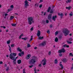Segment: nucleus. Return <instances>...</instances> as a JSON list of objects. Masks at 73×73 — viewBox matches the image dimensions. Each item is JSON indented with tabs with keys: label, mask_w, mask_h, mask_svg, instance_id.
<instances>
[{
	"label": "nucleus",
	"mask_w": 73,
	"mask_h": 73,
	"mask_svg": "<svg viewBox=\"0 0 73 73\" xmlns=\"http://www.w3.org/2000/svg\"><path fill=\"white\" fill-rule=\"evenodd\" d=\"M11 8H13V5H11Z\"/></svg>",
	"instance_id": "nucleus-44"
},
{
	"label": "nucleus",
	"mask_w": 73,
	"mask_h": 73,
	"mask_svg": "<svg viewBox=\"0 0 73 73\" xmlns=\"http://www.w3.org/2000/svg\"><path fill=\"white\" fill-rule=\"evenodd\" d=\"M31 38H32L33 39V36H31Z\"/></svg>",
	"instance_id": "nucleus-63"
},
{
	"label": "nucleus",
	"mask_w": 73,
	"mask_h": 73,
	"mask_svg": "<svg viewBox=\"0 0 73 73\" xmlns=\"http://www.w3.org/2000/svg\"><path fill=\"white\" fill-rule=\"evenodd\" d=\"M69 30L66 28L64 29L63 31V33L65 36H67V35L69 34Z\"/></svg>",
	"instance_id": "nucleus-2"
},
{
	"label": "nucleus",
	"mask_w": 73,
	"mask_h": 73,
	"mask_svg": "<svg viewBox=\"0 0 73 73\" xmlns=\"http://www.w3.org/2000/svg\"><path fill=\"white\" fill-rule=\"evenodd\" d=\"M11 25H12V26H13V27H15V26L16 25V24H15V23L12 24Z\"/></svg>",
	"instance_id": "nucleus-25"
},
{
	"label": "nucleus",
	"mask_w": 73,
	"mask_h": 73,
	"mask_svg": "<svg viewBox=\"0 0 73 73\" xmlns=\"http://www.w3.org/2000/svg\"><path fill=\"white\" fill-rule=\"evenodd\" d=\"M42 61H44V62L43 64V65L44 66L46 65V59L44 58V59H43L42 60Z\"/></svg>",
	"instance_id": "nucleus-9"
},
{
	"label": "nucleus",
	"mask_w": 73,
	"mask_h": 73,
	"mask_svg": "<svg viewBox=\"0 0 73 73\" xmlns=\"http://www.w3.org/2000/svg\"><path fill=\"white\" fill-rule=\"evenodd\" d=\"M48 55H50V54H51V51H49L48 53Z\"/></svg>",
	"instance_id": "nucleus-42"
},
{
	"label": "nucleus",
	"mask_w": 73,
	"mask_h": 73,
	"mask_svg": "<svg viewBox=\"0 0 73 73\" xmlns=\"http://www.w3.org/2000/svg\"><path fill=\"white\" fill-rule=\"evenodd\" d=\"M5 16H7V15H8L7 14H5Z\"/></svg>",
	"instance_id": "nucleus-57"
},
{
	"label": "nucleus",
	"mask_w": 73,
	"mask_h": 73,
	"mask_svg": "<svg viewBox=\"0 0 73 73\" xmlns=\"http://www.w3.org/2000/svg\"><path fill=\"white\" fill-rule=\"evenodd\" d=\"M33 65H32L31 66H29V67L31 68H32V67H33Z\"/></svg>",
	"instance_id": "nucleus-39"
},
{
	"label": "nucleus",
	"mask_w": 73,
	"mask_h": 73,
	"mask_svg": "<svg viewBox=\"0 0 73 73\" xmlns=\"http://www.w3.org/2000/svg\"><path fill=\"white\" fill-rule=\"evenodd\" d=\"M65 52V50L64 48H62L59 50L58 51L59 53H64Z\"/></svg>",
	"instance_id": "nucleus-6"
},
{
	"label": "nucleus",
	"mask_w": 73,
	"mask_h": 73,
	"mask_svg": "<svg viewBox=\"0 0 73 73\" xmlns=\"http://www.w3.org/2000/svg\"><path fill=\"white\" fill-rule=\"evenodd\" d=\"M8 70H9V67H7V68L6 69V71H8Z\"/></svg>",
	"instance_id": "nucleus-37"
},
{
	"label": "nucleus",
	"mask_w": 73,
	"mask_h": 73,
	"mask_svg": "<svg viewBox=\"0 0 73 73\" xmlns=\"http://www.w3.org/2000/svg\"><path fill=\"white\" fill-rule=\"evenodd\" d=\"M27 37L25 38H22V39H23V40H27Z\"/></svg>",
	"instance_id": "nucleus-23"
},
{
	"label": "nucleus",
	"mask_w": 73,
	"mask_h": 73,
	"mask_svg": "<svg viewBox=\"0 0 73 73\" xmlns=\"http://www.w3.org/2000/svg\"><path fill=\"white\" fill-rule=\"evenodd\" d=\"M17 49L18 50V51H19V52H22V50H21V49L20 48H18Z\"/></svg>",
	"instance_id": "nucleus-16"
},
{
	"label": "nucleus",
	"mask_w": 73,
	"mask_h": 73,
	"mask_svg": "<svg viewBox=\"0 0 73 73\" xmlns=\"http://www.w3.org/2000/svg\"><path fill=\"white\" fill-rule=\"evenodd\" d=\"M46 23L47 24L49 23V21H48V20H46Z\"/></svg>",
	"instance_id": "nucleus-45"
},
{
	"label": "nucleus",
	"mask_w": 73,
	"mask_h": 73,
	"mask_svg": "<svg viewBox=\"0 0 73 73\" xmlns=\"http://www.w3.org/2000/svg\"><path fill=\"white\" fill-rule=\"evenodd\" d=\"M37 71V70H36V68H35L34 69V72H35L34 73H36V71Z\"/></svg>",
	"instance_id": "nucleus-35"
},
{
	"label": "nucleus",
	"mask_w": 73,
	"mask_h": 73,
	"mask_svg": "<svg viewBox=\"0 0 73 73\" xmlns=\"http://www.w3.org/2000/svg\"><path fill=\"white\" fill-rule=\"evenodd\" d=\"M23 73H26V72H25V69H23Z\"/></svg>",
	"instance_id": "nucleus-38"
},
{
	"label": "nucleus",
	"mask_w": 73,
	"mask_h": 73,
	"mask_svg": "<svg viewBox=\"0 0 73 73\" xmlns=\"http://www.w3.org/2000/svg\"><path fill=\"white\" fill-rule=\"evenodd\" d=\"M46 15V13L45 12H44V16H45V15Z\"/></svg>",
	"instance_id": "nucleus-59"
},
{
	"label": "nucleus",
	"mask_w": 73,
	"mask_h": 73,
	"mask_svg": "<svg viewBox=\"0 0 73 73\" xmlns=\"http://www.w3.org/2000/svg\"><path fill=\"white\" fill-rule=\"evenodd\" d=\"M59 56H60V57H61L62 56V54H59Z\"/></svg>",
	"instance_id": "nucleus-46"
},
{
	"label": "nucleus",
	"mask_w": 73,
	"mask_h": 73,
	"mask_svg": "<svg viewBox=\"0 0 73 73\" xmlns=\"http://www.w3.org/2000/svg\"><path fill=\"white\" fill-rule=\"evenodd\" d=\"M63 61L64 62H66V59H64L63 60Z\"/></svg>",
	"instance_id": "nucleus-26"
},
{
	"label": "nucleus",
	"mask_w": 73,
	"mask_h": 73,
	"mask_svg": "<svg viewBox=\"0 0 73 73\" xmlns=\"http://www.w3.org/2000/svg\"><path fill=\"white\" fill-rule=\"evenodd\" d=\"M22 36H23V34H21V35L19 36V38L20 39L21 38V37H22Z\"/></svg>",
	"instance_id": "nucleus-31"
},
{
	"label": "nucleus",
	"mask_w": 73,
	"mask_h": 73,
	"mask_svg": "<svg viewBox=\"0 0 73 73\" xmlns=\"http://www.w3.org/2000/svg\"><path fill=\"white\" fill-rule=\"evenodd\" d=\"M11 47H13L15 46V44H12L11 45Z\"/></svg>",
	"instance_id": "nucleus-33"
},
{
	"label": "nucleus",
	"mask_w": 73,
	"mask_h": 73,
	"mask_svg": "<svg viewBox=\"0 0 73 73\" xmlns=\"http://www.w3.org/2000/svg\"><path fill=\"white\" fill-rule=\"evenodd\" d=\"M47 32L48 33H50V31L49 30H48Z\"/></svg>",
	"instance_id": "nucleus-48"
},
{
	"label": "nucleus",
	"mask_w": 73,
	"mask_h": 73,
	"mask_svg": "<svg viewBox=\"0 0 73 73\" xmlns=\"http://www.w3.org/2000/svg\"><path fill=\"white\" fill-rule=\"evenodd\" d=\"M21 60H18L17 61V62H18V64H20L21 63Z\"/></svg>",
	"instance_id": "nucleus-15"
},
{
	"label": "nucleus",
	"mask_w": 73,
	"mask_h": 73,
	"mask_svg": "<svg viewBox=\"0 0 73 73\" xmlns=\"http://www.w3.org/2000/svg\"><path fill=\"white\" fill-rule=\"evenodd\" d=\"M58 39L57 37H56L55 40V42H57L58 41Z\"/></svg>",
	"instance_id": "nucleus-24"
},
{
	"label": "nucleus",
	"mask_w": 73,
	"mask_h": 73,
	"mask_svg": "<svg viewBox=\"0 0 73 73\" xmlns=\"http://www.w3.org/2000/svg\"><path fill=\"white\" fill-rule=\"evenodd\" d=\"M67 43H68V44H72V42H69L68 41H67Z\"/></svg>",
	"instance_id": "nucleus-32"
},
{
	"label": "nucleus",
	"mask_w": 73,
	"mask_h": 73,
	"mask_svg": "<svg viewBox=\"0 0 73 73\" xmlns=\"http://www.w3.org/2000/svg\"><path fill=\"white\" fill-rule=\"evenodd\" d=\"M53 13V11L51 10V11L50 12V13Z\"/></svg>",
	"instance_id": "nucleus-50"
},
{
	"label": "nucleus",
	"mask_w": 73,
	"mask_h": 73,
	"mask_svg": "<svg viewBox=\"0 0 73 73\" xmlns=\"http://www.w3.org/2000/svg\"><path fill=\"white\" fill-rule=\"evenodd\" d=\"M1 28H3L4 29H5V26H1Z\"/></svg>",
	"instance_id": "nucleus-47"
},
{
	"label": "nucleus",
	"mask_w": 73,
	"mask_h": 73,
	"mask_svg": "<svg viewBox=\"0 0 73 73\" xmlns=\"http://www.w3.org/2000/svg\"><path fill=\"white\" fill-rule=\"evenodd\" d=\"M56 18H57L56 15L52 17V19L53 21H56Z\"/></svg>",
	"instance_id": "nucleus-11"
},
{
	"label": "nucleus",
	"mask_w": 73,
	"mask_h": 73,
	"mask_svg": "<svg viewBox=\"0 0 73 73\" xmlns=\"http://www.w3.org/2000/svg\"><path fill=\"white\" fill-rule=\"evenodd\" d=\"M70 15L72 16H73V12L72 11L70 13Z\"/></svg>",
	"instance_id": "nucleus-22"
},
{
	"label": "nucleus",
	"mask_w": 73,
	"mask_h": 73,
	"mask_svg": "<svg viewBox=\"0 0 73 73\" xmlns=\"http://www.w3.org/2000/svg\"><path fill=\"white\" fill-rule=\"evenodd\" d=\"M58 16H60L61 18H62V16H64V14L62 13H58Z\"/></svg>",
	"instance_id": "nucleus-13"
},
{
	"label": "nucleus",
	"mask_w": 73,
	"mask_h": 73,
	"mask_svg": "<svg viewBox=\"0 0 73 73\" xmlns=\"http://www.w3.org/2000/svg\"><path fill=\"white\" fill-rule=\"evenodd\" d=\"M66 9H68V10H69L70 9V7H66Z\"/></svg>",
	"instance_id": "nucleus-30"
},
{
	"label": "nucleus",
	"mask_w": 73,
	"mask_h": 73,
	"mask_svg": "<svg viewBox=\"0 0 73 73\" xmlns=\"http://www.w3.org/2000/svg\"><path fill=\"white\" fill-rule=\"evenodd\" d=\"M17 55V53H11L9 56V58L12 60H14L13 61V63L14 64H16V59H15V56H16Z\"/></svg>",
	"instance_id": "nucleus-1"
},
{
	"label": "nucleus",
	"mask_w": 73,
	"mask_h": 73,
	"mask_svg": "<svg viewBox=\"0 0 73 73\" xmlns=\"http://www.w3.org/2000/svg\"><path fill=\"white\" fill-rule=\"evenodd\" d=\"M28 23L29 25L32 24V21H33V18L32 17H29L28 19Z\"/></svg>",
	"instance_id": "nucleus-4"
},
{
	"label": "nucleus",
	"mask_w": 73,
	"mask_h": 73,
	"mask_svg": "<svg viewBox=\"0 0 73 73\" xmlns=\"http://www.w3.org/2000/svg\"><path fill=\"white\" fill-rule=\"evenodd\" d=\"M9 50L10 52L11 53V50H12V49H11V46H9Z\"/></svg>",
	"instance_id": "nucleus-14"
},
{
	"label": "nucleus",
	"mask_w": 73,
	"mask_h": 73,
	"mask_svg": "<svg viewBox=\"0 0 73 73\" xmlns=\"http://www.w3.org/2000/svg\"><path fill=\"white\" fill-rule=\"evenodd\" d=\"M46 45V42H45L44 41L43 42L41 43H40L39 44V46H44V45Z\"/></svg>",
	"instance_id": "nucleus-7"
},
{
	"label": "nucleus",
	"mask_w": 73,
	"mask_h": 73,
	"mask_svg": "<svg viewBox=\"0 0 73 73\" xmlns=\"http://www.w3.org/2000/svg\"><path fill=\"white\" fill-rule=\"evenodd\" d=\"M69 45H66V47H67V48H69Z\"/></svg>",
	"instance_id": "nucleus-58"
},
{
	"label": "nucleus",
	"mask_w": 73,
	"mask_h": 73,
	"mask_svg": "<svg viewBox=\"0 0 73 73\" xmlns=\"http://www.w3.org/2000/svg\"><path fill=\"white\" fill-rule=\"evenodd\" d=\"M13 18H14V17H13V16H11L10 17V20H12V19H13Z\"/></svg>",
	"instance_id": "nucleus-29"
},
{
	"label": "nucleus",
	"mask_w": 73,
	"mask_h": 73,
	"mask_svg": "<svg viewBox=\"0 0 73 73\" xmlns=\"http://www.w3.org/2000/svg\"><path fill=\"white\" fill-rule=\"evenodd\" d=\"M39 66L40 67H41V64H40L39 65Z\"/></svg>",
	"instance_id": "nucleus-54"
},
{
	"label": "nucleus",
	"mask_w": 73,
	"mask_h": 73,
	"mask_svg": "<svg viewBox=\"0 0 73 73\" xmlns=\"http://www.w3.org/2000/svg\"><path fill=\"white\" fill-rule=\"evenodd\" d=\"M31 31H32L33 30V27L31 28Z\"/></svg>",
	"instance_id": "nucleus-49"
},
{
	"label": "nucleus",
	"mask_w": 73,
	"mask_h": 73,
	"mask_svg": "<svg viewBox=\"0 0 73 73\" xmlns=\"http://www.w3.org/2000/svg\"><path fill=\"white\" fill-rule=\"evenodd\" d=\"M69 55L71 56H73V54L72 53H70Z\"/></svg>",
	"instance_id": "nucleus-36"
},
{
	"label": "nucleus",
	"mask_w": 73,
	"mask_h": 73,
	"mask_svg": "<svg viewBox=\"0 0 73 73\" xmlns=\"http://www.w3.org/2000/svg\"><path fill=\"white\" fill-rule=\"evenodd\" d=\"M37 35L38 37V39H39V40H42L44 38L43 36L41 37V36H40V35H41V31H38Z\"/></svg>",
	"instance_id": "nucleus-3"
},
{
	"label": "nucleus",
	"mask_w": 73,
	"mask_h": 73,
	"mask_svg": "<svg viewBox=\"0 0 73 73\" xmlns=\"http://www.w3.org/2000/svg\"><path fill=\"white\" fill-rule=\"evenodd\" d=\"M51 8L50 7H49L48 8V9L47 10V12H49V11H50V9H51Z\"/></svg>",
	"instance_id": "nucleus-17"
},
{
	"label": "nucleus",
	"mask_w": 73,
	"mask_h": 73,
	"mask_svg": "<svg viewBox=\"0 0 73 73\" xmlns=\"http://www.w3.org/2000/svg\"><path fill=\"white\" fill-rule=\"evenodd\" d=\"M10 11V9H8V12H9Z\"/></svg>",
	"instance_id": "nucleus-64"
},
{
	"label": "nucleus",
	"mask_w": 73,
	"mask_h": 73,
	"mask_svg": "<svg viewBox=\"0 0 73 73\" xmlns=\"http://www.w3.org/2000/svg\"><path fill=\"white\" fill-rule=\"evenodd\" d=\"M21 53H19V56H21Z\"/></svg>",
	"instance_id": "nucleus-40"
},
{
	"label": "nucleus",
	"mask_w": 73,
	"mask_h": 73,
	"mask_svg": "<svg viewBox=\"0 0 73 73\" xmlns=\"http://www.w3.org/2000/svg\"><path fill=\"white\" fill-rule=\"evenodd\" d=\"M27 48H29V47H31V45L29 44H27Z\"/></svg>",
	"instance_id": "nucleus-27"
},
{
	"label": "nucleus",
	"mask_w": 73,
	"mask_h": 73,
	"mask_svg": "<svg viewBox=\"0 0 73 73\" xmlns=\"http://www.w3.org/2000/svg\"><path fill=\"white\" fill-rule=\"evenodd\" d=\"M64 46V47H66V45L65 44V45H64V46Z\"/></svg>",
	"instance_id": "nucleus-55"
},
{
	"label": "nucleus",
	"mask_w": 73,
	"mask_h": 73,
	"mask_svg": "<svg viewBox=\"0 0 73 73\" xmlns=\"http://www.w3.org/2000/svg\"><path fill=\"white\" fill-rule=\"evenodd\" d=\"M42 2H43V0H40L39 3H42Z\"/></svg>",
	"instance_id": "nucleus-43"
},
{
	"label": "nucleus",
	"mask_w": 73,
	"mask_h": 73,
	"mask_svg": "<svg viewBox=\"0 0 73 73\" xmlns=\"http://www.w3.org/2000/svg\"><path fill=\"white\" fill-rule=\"evenodd\" d=\"M10 40H8L7 42V44H9L10 43Z\"/></svg>",
	"instance_id": "nucleus-34"
},
{
	"label": "nucleus",
	"mask_w": 73,
	"mask_h": 73,
	"mask_svg": "<svg viewBox=\"0 0 73 73\" xmlns=\"http://www.w3.org/2000/svg\"><path fill=\"white\" fill-rule=\"evenodd\" d=\"M8 32V29L6 30V32Z\"/></svg>",
	"instance_id": "nucleus-61"
},
{
	"label": "nucleus",
	"mask_w": 73,
	"mask_h": 73,
	"mask_svg": "<svg viewBox=\"0 0 73 73\" xmlns=\"http://www.w3.org/2000/svg\"><path fill=\"white\" fill-rule=\"evenodd\" d=\"M35 62H36V59L35 58L32 59L29 62L30 64H35Z\"/></svg>",
	"instance_id": "nucleus-5"
},
{
	"label": "nucleus",
	"mask_w": 73,
	"mask_h": 73,
	"mask_svg": "<svg viewBox=\"0 0 73 73\" xmlns=\"http://www.w3.org/2000/svg\"><path fill=\"white\" fill-rule=\"evenodd\" d=\"M32 38H31V39H30V41H32Z\"/></svg>",
	"instance_id": "nucleus-60"
},
{
	"label": "nucleus",
	"mask_w": 73,
	"mask_h": 73,
	"mask_svg": "<svg viewBox=\"0 0 73 73\" xmlns=\"http://www.w3.org/2000/svg\"><path fill=\"white\" fill-rule=\"evenodd\" d=\"M15 15H18V13H15Z\"/></svg>",
	"instance_id": "nucleus-62"
},
{
	"label": "nucleus",
	"mask_w": 73,
	"mask_h": 73,
	"mask_svg": "<svg viewBox=\"0 0 73 73\" xmlns=\"http://www.w3.org/2000/svg\"><path fill=\"white\" fill-rule=\"evenodd\" d=\"M58 33V31H56L55 33V35L56 36V35H57Z\"/></svg>",
	"instance_id": "nucleus-28"
},
{
	"label": "nucleus",
	"mask_w": 73,
	"mask_h": 73,
	"mask_svg": "<svg viewBox=\"0 0 73 73\" xmlns=\"http://www.w3.org/2000/svg\"><path fill=\"white\" fill-rule=\"evenodd\" d=\"M25 8H27L29 5H28V2L27 0L25 1Z\"/></svg>",
	"instance_id": "nucleus-8"
},
{
	"label": "nucleus",
	"mask_w": 73,
	"mask_h": 73,
	"mask_svg": "<svg viewBox=\"0 0 73 73\" xmlns=\"http://www.w3.org/2000/svg\"><path fill=\"white\" fill-rule=\"evenodd\" d=\"M52 27H53V26H52V25H50V28H52Z\"/></svg>",
	"instance_id": "nucleus-51"
},
{
	"label": "nucleus",
	"mask_w": 73,
	"mask_h": 73,
	"mask_svg": "<svg viewBox=\"0 0 73 73\" xmlns=\"http://www.w3.org/2000/svg\"><path fill=\"white\" fill-rule=\"evenodd\" d=\"M31 54H29L28 55L26 56V59H27V60H28V59H29L31 57Z\"/></svg>",
	"instance_id": "nucleus-10"
},
{
	"label": "nucleus",
	"mask_w": 73,
	"mask_h": 73,
	"mask_svg": "<svg viewBox=\"0 0 73 73\" xmlns=\"http://www.w3.org/2000/svg\"><path fill=\"white\" fill-rule=\"evenodd\" d=\"M3 64V62H0V64Z\"/></svg>",
	"instance_id": "nucleus-56"
},
{
	"label": "nucleus",
	"mask_w": 73,
	"mask_h": 73,
	"mask_svg": "<svg viewBox=\"0 0 73 73\" xmlns=\"http://www.w3.org/2000/svg\"><path fill=\"white\" fill-rule=\"evenodd\" d=\"M37 47H34V49H37Z\"/></svg>",
	"instance_id": "nucleus-53"
},
{
	"label": "nucleus",
	"mask_w": 73,
	"mask_h": 73,
	"mask_svg": "<svg viewBox=\"0 0 73 73\" xmlns=\"http://www.w3.org/2000/svg\"><path fill=\"white\" fill-rule=\"evenodd\" d=\"M71 1H72V0H68L67 1H66V3H70V2H71Z\"/></svg>",
	"instance_id": "nucleus-19"
},
{
	"label": "nucleus",
	"mask_w": 73,
	"mask_h": 73,
	"mask_svg": "<svg viewBox=\"0 0 73 73\" xmlns=\"http://www.w3.org/2000/svg\"><path fill=\"white\" fill-rule=\"evenodd\" d=\"M42 6V5L41 4V5H40L39 6V8H41Z\"/></svg>",
	"instance_id": "nucleus-41"
},
{
	"label": "nucleus",
	"mask_w": 73,
	"mask_h": 73,
	"mask_svg": "<svg viewBox=\"0 0 73 73\" xmlns=\"http://www.w3.org/2000/svg\"><path fill=\"white\" fill-rule=\"evenodd\" d=\"M24 51H22V52H21V54H24Z\"/></svg>",
	"instance_id": "nucleus-52"
},
{
	"label": "nucleus",
	"mask_w": 73,
	"mask_h": 73,
	"mask_svg": "<svg viewBox=\"0 0 73 73\" xmlns=\"http://www.w3.org/2000/svg\"><path fill=\"white\" fill-rule=\"evenodd\" d=\"M60 66L61 67V68H62L61 69H63V68H64V66H63V65H62V64H60Z\"/></svg>",
	"instance_id": "nucleus-20"
},
{
	"label": "nucleus",
	"mask_w": 73,
	"mask_h": 73,
	"mask_svg": "<svg viewBox=\"0 0 73 73\" xmlns=\"http://www.w3.org/2000/svg\"><path fill=\"white\" fill-rule=\"evenodd\" d=\"M60 66L61 67V68H62L61 69H63V68H64V66H63V65H62V64H60Z\"/></svg>",
	"instance_id": "nucleus-21"
},
{
	"label": "nucleus",
	"mask_w": 73,
	"mask_h": 73,
	"mask_svg": "<svg viewBox=\"0 0 73 73\" xmlns=\"http://www.w3.org/2000/svg\"><path fill=\"white\" fill-rule=\"evenodd\" d=\"M52 14H49L48 17V20H51V19H52Z\"/></svg>",
	"instance_id": "nucleus-12"
},
{
	"label": "nucleus",
	"mask_w": 73,
	"mask_h": 73,
	"mask_svg": "<svg viewBox=\"0 0 73 73\" xmlns=\"http://www.w3.org/2000/svg\"><path fill=\"white\" fill-rule=\"evenodd\" d=\"M54 62L55 64H57V59H55L54 60Z\"/></svg>",
	"instance_id": "nucleus-18"
}]
</instances>
